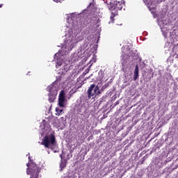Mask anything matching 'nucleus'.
<instances>
[{
  "label": "nucleus",
  "mask_w": 178,
  "mask_h": 178,
  "mask_svg": "<svg viewBox=\"0 0 178 178\" xmlns=\"http://www.w3.org/2000/svg\"><path fill=\"white\" fill-rule=\"evenodd\" d=\"M60 157L61 158V159H63V154H60Z\"/></svg>",
  "instance_id": "obj_14"
},
{
  "label": "nucleus",
  "mask_w": 178,
  "mask_h": 178,
  "mask_svg": "<svg viewBox=\"0 0 178 178\" xmlns=\"http://www.w3.org/2000/svg\"><path fill=\"white\" fill-rule=\"evenodd\" d=\"M90 67H91V65H90V67L84 71V72L83 73V76H86V74H88V73H90Z\"/></svg>",
  "instance_id": "obj_11"
},
{
  "label": "nucleus",
  "mask_w": 178,
  "mask_h": 178,
  "mask_svg": "<svg viewBox=\"0 0 178 178\" xmlns=\"http://www.w3.org/2000/svg\"><path fill=\"white\" fill-rule=\"evenodd\" d=\"M54 94H56V90L55 91Z\"/></svg>",
  "instance_id": "obj_20"
},
{
  "label": "nucleus",
  "mask_w": 178,
  "mask_h": 178,
  "mask_svg": "<svg viewBox=\"0 0 178 178\" xmlns=\"http://www.w3.org/2000/svg\"><path fill=\"white\" fill-rule=\"evenodd\" d=\"M101 94V90H99V87L98 85L92 84L88 88L87 95L88 99H91V98H95L97 95H99Z\"/></svg>",
  "instance_id": "obj_4"
},
{
  "label": "nucleus",
  "mask_w": 178,
  "mask_h": 178,
  "mask_svg": "<svg viewBox=\"0 0 178 178\" xmlns=\"http://www.w3.org/2000/svg\"><path fill=\"white\" fill-rule=\"evenodd\" d=\"M108 87H109V83H105V84L102 87V88L99 89L100 93H101L102 92L105 91L106 88H108Z\"/></svg>",
  "instance_id": "obj_9"
},
{
  "label": "nucleus",
  "mask_w": 178,
  "mask_h": 178,
  "mask_svg": "<svg viewBox=\"0 0 178 178\" xmlns=\"http://www.w3.org/2000/svg\"><path fill=\"white\" fill-rule=\"evenodd\" d=\"M138 79V65H136L134 70V80L136 81Z\"/></svg>",
  "instance_id": "obj_8"
},
{
  "label": "nucleus",
  "mask_w": 178,
  "mask_h": 178,
  "mask_svg": "<svg viewBox=\"0 0 178 178\" xmlns=\"http://www.w3.org/2000/svg\"><path fill=\"white\" fill-rule=\"evenodd\" d=\"M3 6V4H0V8H1Z\"/></svg>",
  "instance_id": "obj_18"
},
{
  "label": "nucleus",
  "mask_w": 178,
  "mask_h": 178,
  "mask_svg": "<svg viewBox=\"0 0 178 178\" xmlns=\"http://www.w3.org/2000/svg\"><path fill=\"white\" fill-rule=\"evenodd\" d=\"M122 66H124V63H122Z\"/></svg>",
  "instance_id": "obj_19"
},
{
  "label": "nucleus",
  "mask_w": 178,
  "mask_h": 178,
  "mask_svg": "<svg viewBox=\"0 0 178 178\" xmlns=\"http://www.w3.org/2000/svg\"><path fill=\"white\" fill-rule=\"evenodd\" d=\"M124 6H126L124 0H114L113 2H111L109 8V9L112 11V16L111 17L118 16V10H122ZM113 10L115 12H113Z\"/></svg>",
  "instance_id": "obj_1"
},
{
  "label": "nucleus",
  "mask_w": 178,
  "mask_h": 178,
  "mask_svg": "<svg viewBox=\"0 0 178 178\" xmlns=\"http://www.w3.org/2000/svg\"><path fill=\"white\" fill-rule=\"evenodd\" d=\"M42 145H44L45 148H50L54 149L56 147V138L55 135L51 134L50 135H46L42 140Z\"/></svg>",
  "instance_id": "obj_2"
},
{
  "label": "nucleus",
  "mask_w": 178,
  "mask_h": 178,
  "mask_svg": "<svg viewBox=\"0 0 178 178\" xmlns=\"http://www.w3.org/2000/svg\"><path fill=\"white\" fill-rule=\"evenodd\" d=\"M60 168H65L66 165H63L62 163L60 164Z\"/></svg>",
  "instance_id": "obj_13"
},
{
  "label": "nucleus",
  "mask_w": 178,
  "mask_h": 178,
  "mask_svg": "<svg viewBox=\"0 0 178 178\" xmlns=\"http://www.w3.org/2000/svg\"><path fill=\"white\" fill-rule=\"evenodd\" d=\"M58 63V66H62V63Z\"/></svg>",
  "instance_id": "obj_15"
},
{
  "label": "nucleus",
  "mask_w": 178,
  "mask_h": 178,
  "mask_svg": "<svg viewBox=\"0 0 178 178\" xmlns=\"http://www.w3.org/2000/svg\"><path fill=\"white\" fill-rule=\"evenodd\" d=\"M26 166H28L26 169V175H31L30 178H38L40 172H41L40 167H38L34 162H31L30 163H28Z\"/></svg>",
  "instance_id": "obj_3"
},
{
  "label": "nucleus",
  "mask_w": 178,
  "mask_h": 178,
  "mask_svg": "<svg viewBox=\"0 0 178 178\" xmlns=\"http://www.w3.org/2000/svg\"><path fill=\"white\" fill-rule=\"evenodd\" d=\"M52 90H54V87H51L49 89V102H54V101H55V94H52Z\"/></svg>",
  "instance_id": "obj_7"
},
{
  "label": "nucleus",
  "mask_w": 178,
  "mask_h": 178,
  "mask_svg": "<svg viewBox=\"0 0 178 178\" xmlns=\"http://www.w3.org/2000/svg\"><path fill=\"white\" fill-rule=\"evenodd\" d=\"M29 161H31V157L29 156Z\"/></svg>",
  "instance_id": "obj_17"
},
{
  "label": "nucleus",
  "mask_w": 178,
  "mask_h": 178,
  "mask_svg": "<svg viewBox=\"0 0 178 178\" xmlns=\"http://www.w3.org/2000/svg\"><path fill=\"white\" fill-rule=\"evenodd\" d=\"M56 116H59V115H60V113H62V112H63V110L57 107V108H56Z\"/></svg>",
  "instance_id": "obj_10"
},
{
  "label": "nucleus",
  "mask_w": 178,
  "mask_h": 178,
  "mask_svg": "<svg viewBox=\"0 0 178 178\" xmlns=\"http://www.w3.org/2000/svg\"><path fill=\"white\" fill-rule=\"evenodd\" d=\"M122 49H123L122 50L123 58H125V56H127V59H129V58H130L133 55V54H131V50L130 49L129 46H127V45L124 46L122 47Z\"/></svg>",
  "instance_id": "obj_6"
},
{
  "label": "nucleus",
  "mask_w": 178,
  "mask_h": 178,
  "mask_svg": "<svg viewBox=\"0 0 178 178\" xmlns=\"http://www.w3.org/2000/svg\"><path fill=\"white\" fill-rule=\"evenodd\" d=\"M118 104H119V102H115V105H118Z\"/></svg>",
  "instance_id": "obj_16"
},
{
  "label": "nucleus",
  "mask_w": 178,
  "mask_h": 178,
  "mask_svg": "<svg viewBox=\"0 0 178 178\" xmlns=\"http://www.w3.org/2000/svg\"><path fill=\"white\" fill-rule=\"evenodd\" d=\"M54 1V2H56L57 3H58V2H63V0H53Z\"/></svg>",
  "instance_id": "obj_12"
},
{
  "label": "nucleus",
  "mask_w": 178,
  "mask_h": 178,
  "mask_svg": "<svg viewBox=\"0 0 178 178\" xmlns=\"http://www.w3.org/2000/svg\"><path fill=\"white\" fill-rule=\"evenodd\" d=\"M66 101V97L65 96V91L61 90L58 96V105L61 108L65 106V102Z\"/></svg>",
  "instance_id": "obj_5"
}]
</instances>
